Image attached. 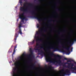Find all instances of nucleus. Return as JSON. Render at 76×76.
I'll list each match as a JSON object with an SVG mask.
<instances>
[{"label": "nucleus", "instance_id": "1", "mask_svg": "<svg viewBox=\"0 0 76 76\" xmlns=\"http://www.w3.org/2000/svg\"><path fill=\"white\" fill-rule=\"evenodd\" d=\"M71 58H69V60H67L66 62L64 63V62H62L61 60V59H59L58 60L56 61H55V63L56 62L57 64H58L59 65L61 66V65H66V64H67L68 65L67 66H65L66 68H68L70 69V70H71L72 68L71 67L72 66V62H70V63H69V62H71L72 61L71 60Z\"/></svg>", "mask_w": 76, "mask_h": 76}, {"label": "nucleus", "instance_id": "2", "mask_svg": "<svg viewBox=\"0 0 76 76\" xmlns=\"http://www.w3.org/2000/svg\"><path fill=\"white\" fill-rule=\"evenodd\" d=\"M76 41V37L75 39H74L73 41L71 40V41H69L67 42V44L69 46V47H63L66 50H67V53L68 54H69L70 53V49L71 47L72 46V44L74 43V42Z\"/></svg>", "mask_w": 76, "mask_h": 76}, {"label": "nucleus", "instance_id": "3", "mask_svg": "<svg viewBox=\"0 0 76 76\" xmlns=\"http://www.w3.org/2000/svg\"><path fill=\"white\" fill-rule=\"evenodd\" d=\"M40 54L41 55H44L45 57V59L47 62H50L51 63H53V64H55V61H53V59L51 58H49V57H47L46 55L45 52L42 50H41L40 49Z\"/></svg>", "mask_w": 76, "mask_h": 76}, {"label": "nucleus", "instance_id": "4", "mask_svg": "<svg viewBox=\"0 0 76 76\" xmlns=\"http://www.w3.org/2000/svg\"><path fill=\"white\" fill-rule=\"evenodd\" d=\"M51 49H53V50H54V51H56L58 50V48H56L54 47H48L47 48L46 50L49 52V55H50V56H54L55 55L54 53H51L49 51V50H51Z\"/></svg>", "mask_w": 76, "mask_h": 76}, {"label": "nucleus", "instance_id": "5", "mask_svg": "<svg viewBox=\"0 0 76 76\" xmlns=\"http://www.w3.org/2000/svg\"><path fill=\"white\" fill-rule=\"evenodd\" d=\"M30 12H31V14L32 15H34L33 18H35L37 19V20H38L39 21V24H40L41 25H42V24L41 23V21H42V19H41V18H39V17H38V16H36L37 14V13L35 12V10H33L32 11H31Z\"/></svg>", "mask_w": 76, "mask_h": 76}, {"label": "nucleus", "instance_id": "6", "mask_svg": "<svg viewBox=\"0 0 76 76\" xmlns=\"http://www.w3.org/2000/svg\"><path fill=\"white\" fill-rule=\"evenodd\" d=\"M43 28H40V29H39V33L38 31L36 32V34L38 35V36H35L34 37V39H35L36 40V41L37 42V41H40L41 42H42L43 40L42 39H39V35L40 34V33L42 32Z\"/></svg>", "mask_w": 76, "mask_h": 76}, {"label": "nucleus", "instance_id": "7", "mask_svg": "<svg viewBox=\"0 0 76 76\" xmlns=\"http://www.w3.org/2000/svg\"><path fill=\"white\" fill-rule=\"evenodd\" d=\"M71 71L74 73H76V65H74L73 63H72Z\"/></svg>", "mask_w": 76, "mask_h": 76}, {"label": "nucleus", "instance_id": "8", "mask_svg": "<svg viewBox=\"0 0 76 76\" xmlns=\"http://www.w3.org/2000/svg\"><path fill=\"white\" fill-rule=\"evenodd\" d=\"M24 12L22 13V14H20L19 16V18L21 19V22H24V19L26 18V17H24Z\"/></svg>", "mask_w": 76, "mask_h": 76}, {"label": "nucleus", "instance_id": "9", "mask_svg": "<svg viewBox=\"0 0 76 76\" xmlns=\"http://www.w3.org/2000/svg\"><path fill=\"white\" fill-rule=\"evenodd\" d=\"M28 7H26L25 9H24V7H20V11L23 12H27L28 11Z\"/></svg>", "mask_w": 76, "mask_h": 76}, {"label": "nucleus", "instance_id": "10", "mask_svg": "<svg viewBox=\"0 0 76 76\" xmlns=\"http://www.w3.org/2000/svg\"><path fill=\"white\" fill-rule=\"evenodd\" d=\"M67 73L68 75H70L71 73L69 70H66L65 73L63 72L62 74V76H64L66 75H67Z\"/></svg>", "mask_w": 76, "mask_h": 76}, {"label": "nucleus", "instance_id": "11", "mask_svg": "<svg viewBox=\"0 0 76 76\" xmlns=\"http://www.w3.org/2000/svg\"><path fill=\"white\" fill-rule=\"evenodd\" d=\"M22 23L21 22L20 23V24L19 25V33H20L21 35H22V34L23 33L22 32L21 29V27H22Z\"/></svg>", "mask_w": 76, "mask_h": 76}, {"label": "nucleus", "instance_id": "12", "mask_svg": "<svg viewBox=\"0 0 76 76\" xmlns=\"http://www.w3.org/2000/svg\"><path fill=\"white\" fill-rule=\"evenodd\" d=\"M17 68H18V65L16 67H15L13 69V76H15L16 75V74L15 73V71L17 70Z\"/></svg>", "mask_w": 76, "mask_h": 76}, {"label": "nucleus", "instance_id": "13", "mask_svg": "<svg viewBox=\"0 0 76 76\" xmlns=\"http://www.w3.org/2000/svg\"><path fill=\"white\" fill-rule=\"evenodd\" d=\"M26 4H28V5H29V6H34L33 4H32V3H28L27 2H26L23 4L24 7H26Z\"/></svg>", "mask_w": 76, "mask_h": 76}, {"label": "nucleus", "instance_id": "14", "mask_svg": "<svg viewBox=\"0 0 76 76\" xmlns=\"http://www.w3.org/2000/svg\"><path fill=\"white\" fill-rule=\"evenodd\" d=\"M29 50L31 54L30 55H29V57H31L32 55L33 54V50L31 48H29Z\"/></svg>", "mask_w": 76, "mask_h": 76}, {"label": "nucleus", "instance_id": "15", "mask_svg": "<svg viewBox=\"0 0 76 76\" xmlns=\"http://www.w3.org/2000/svg\"><path fill=\"white\" fill-rule=\"evenodd\" d=\"M19 34H17V33H15V38L14 39V40L15 41V42H16V40L17 39V37H18Z\"/></svg>", "mask_w": 76, "mask_h": 76}, {"label": "nucleus", "instance_id": "16", "mask_svg": "<svg viewBox=\"0 0 76 76\" xmlns=\"http://www.w3.org/2000/svg\"><path fill=\"white\" fill-rule=\"evenodd\" d=\"M17 45H16V46H15V47H14V51H13V52L12 53V56H13V55H14V54L15 53V51H16V48H17Z\"/></svg>", "mask_w": 76, "mask_h": 76}, {"label": "nucleus", "instance_id": "17", "mask_svg": "<svg viewBox=\"0 0 76 76\" xmlns=\"http://www.w3.org/2000/svg\"><path fill=\"white\" fill-rule=\"evenodd\" d=\"M37 48V47H36L35 48H34V50H38V52H40L41 53V49H38V48Z\"/></svg>", "mask_w": 76, "mask_h": 76}, {"label": "nucleus", "instance_id": "18", "mask_svg": "<svg viewBox=\"0 0 76 76\" xmlns=\"http://www.w3.org/2000/svg\"><path fill=\"white\" fill-rule=\"evenodd\" d=\"M36 45L37 46H38V45H39L40 46H42L43 45H39V42H37Z\"/></svg>", "mask_w": 76, "mask_h": 76}, {"label": "nucleus", "instance_id": "19", "mask_svg": "<svg viewBox=\"0 0 76 76\" xmlns=\"http://www.w3.org/2000/svg\"><path fill=\"white\" fill-rule=\"evenodd\" d=\"M59 50H60L61 51V52H63V53L66 52L65 50H63V49H61V48H59Z\"/></svg>", "mask_w": 76, "mask_h": 76}, {"label": "nucleus", "instance_id": "20", "mask_svg": "<svg viewBox=\"0 0 76 76\" xmlns=\"http://www.w3.org/2000/svg\"><path fill=\"white\" fill-rule=\"evenodd\" d=\"M35 42V40H34L32 42H30V44H34Z\"/></svg>", "mask_w": 76, "mask_h": 76}, {"label": "nucleus", "instance_id": "21", "mask_svg": "<svg viewBox=\"0 0 76 76\" xmlns=\"http://www.w3.org/2000/svg\"><path fill=\"white\" fill-rule=\"evenodd\" d=\"M52 21H53V20L52 19H50V20H49L48 22H49V23H51V22Z\"/></svg>", "mask_w": 76, "mask_h": 76}, {"label": "nucleus", "instance_id": "22", "mask_svg": "<svg viewBox=\"0 0 76 76\" xmlns=\"http://www.w3.org/2000/svg\"><path fill=\"white\" fill-rule=\"evenodd\" d=\"M35 67V64H32V66L31 67V68H32V69H33L34 67Z\"/></svg>", "mask_w": 76, "mask_h": 76}, {"label": "nucleus", "instance_id": "23", "mask_svg": "<svg viewBox=\"0 0 76 76\" xmlns=\"http://www.w3.org/2000/svg\"><path fill=\"white\" fill-rule=\"evenodd\" d=\"M20 4L21 6H22L23 3L22 1H20Z\"/></svg>", "mask_w": 76, "mask_h": 76}, {"label": "nucleus", "instance_id": "24", "mask_svg": "<svg viewBox=\"0 0 76 76\" xmlns=\"http://www.w3.org/2000/svg\"><path fill=\"white\" fill-rule=\"evenodd\" d=\"M56 56L57 57H58V58H61V56H60V55H57Z\"/></svg>", "mask_w": 76, "mask_h": 76}, {"label": "nucleus", "instance_id": "25", "mask_svg": "<svg viewBox=\"0 0 76 76\" xmlns=\"http://www.w3.org/2000/svg\"><path fill=\"white\" fill-rule=\"evenodd\" d=\"M58 42L60 44H61V39H59L58 40Z\"/></svg>", "mask_w": 76, "mask_h": 76}, {"label": "nucleus", "instance_id": "26", "mask_svg": "<svg viewBox=\"0 0 76 76\" xmlns=\"http://www.w3.org/2000/svg\"><path fill=\"white\" fill-rule=\"evenodd\" d=\"M37 28H40V26L39 24H37Z\"/></svg>", "mask_w": 76, "mask_h": 76}, {"label": "nucleus", "instance_id": "27", "mask_svg": "<svg viewBox=\"0 0 76 76\" xmlns=\"http://www.w3.org/2000/svg\"><path fill=\"white\" fill-rule=\"evenodd\" d=\"M56 10L58 11H60V9H58V8H57Z\"/></svg>", "mask_w": 76, "mask_h": 76}, {"label": "nucleus", "instance_id": "28", "mask_svg": "<svg viewBox=\"0 0 76 76\" xmlns=\"http://www.w3.org/2000/svg\"><path fill=\"white\" fill-rule=\"evenodd\" d=\"M26 55L25 53H23V56H26Z\"/></svg>", "mask_w": 76, "mask_h": 76}, {"label": "nucleus", "instance_id": "29", "mask_svg": "<svg viewBox=\"0 0 76 76\" xmlns=\"http://www.w3.org/2000/svg\"><path fill=\"white\" fill-rule=\"evenodd\" d=\"M73 47H72L71 48V52H72L73 51Z\"/></svg>", "mask_w": 76, "mask_h": 76}, {"label": "nucleus", "instance_id": "30", "mask_svg": "<svg viewBox=\"0 0 76 76\" xmlns=\"http://www.w3.org/2000/svg\"><path fill=\"white\" fill-rule=\"evenodd\" d=\"M46 31H47L46 29H44V32H45Z\"/></svg>", "mask_w": 76, "mask_h": 76}, {"label": "nucleus", "instance_id": "31", "mask_svg": "<svg viewBox=\"0 0 76 76\" xmlns=\"http://www.w3.org/2000/svg\"><path fill=\"white\" fill-rule=\"evenodd\" d=\"M39 2H40V3H41V1H42V0H38Z\"/></svg>", "mask_w": 76, "mask_h": 76}, {"label": "nucleus", "instance_id": "32", "mask_svg": "<svg viewBox=\"0 0 76 76\" xmlns=\"http://www.w3.org/2000/svg\"><path fill=\"white\" fill-rule=\"evenodd\" d=\"M40 48H44V47H40Z\"/></svg>", "mask_w": 76, "mask_h": 76}, {"label": "nucleus", "instance_id": "33", "mask_svg": "<svg viewBox=\"0 0 76 76\" xmlns=\"http://www.w3.org/2000/svg\"><path fill=\"white\" fill-rule=\"evenodd\" d=\"M66 29H65L64 30V32H66Z\"/></svg>", "mask_w": 76, "mask_h": 76}, {"label": "nucleus", "instance_id": "34", "mask_svg": "<svg viewBox=\"0 0 76 76\" xmlns=\"http://www.w3.org/2000/svg\"><path fill=\"white\" fill-rule=\"evenodd\" d=\"M64 70L63 69L62 70H61L62 72H64Z\"/></svg>", "mask_w": 76, "mask_h": 76}, {"label": "nucleus", "instance_id": "35", "mask_svg": "<svg viewBox=\"0 0 76 76\" xmlns=\"http://www.w3.org/2000/svg\"><path fill=\"white\" fill-rule=\"evenodd\" d=\"M65 60H67L68 59L67 58H65Z\"/></svg>", "mask_w": 76, "mask_h": 76}, {"label": "nucleus", "instance_id": "36", "mask_svg": "<svg viewBox=\"0 0 76 76\" xmlns=\"http://www.w3.org/2000/svg\"><path fill=\"white\" fill-rule=\"evenodd\" d=\"M44 20H47V18H44Z\"/></svg>", "mask_w": 76, "mask_h": 76}, {"label": "nucleus", "instance_id": "37", "mask_svg": "<svg viewBox=\"0 0 76 76\" xmlns=\"http://www.w3.org/2000/svg\"><path fill=\"white\" fill-rule=\"evenodd\" d=\"M73 32V30H71V32Z\"/></svg>", "mask_w": 76, "mask_h": 76}, {"label": "nucleus", "instance_id": "38", "mask_svg": "<svg viewBox=\"0 0 76 76\" xmlns=\"http://www.w3.org/2000/svg\"><path fill=\"white\" fill-rule=\"evenodd\" d=\"M58 48H60L61 47L60 46H58Z\"/></svg>", "mask_w": 76, "mask_h": 76}, {"label": "nucleus", "instance_id": "39", "mask_svg": "<svg viewBox=\"0 0 76 76\" xmlns=\"http://www.w3.org/2000/svg\"><path fill=\"white\" fill-rule=\"evenodd\" d=\"M15 65H17V63H15Z\"/></svg>", "mask_w": 76, "mask_h": 76}, {"label": "nucleus", "instance_id": "40", "mask_svg": "<svg viewBox=\"0 0 76 76\" xmlns=\"http://www.w3.org/2000/svg\"><path fill=\"white\" fill-rule=\"evenodd\" d=\"M49 3H50V4L51 3V2H49Z\"/></svg>", "mask_w": 76, "mask_h": 76}, {"label": "nucleus", "instance_id": "41", "mask_svg": "<svg viewBox=\"0 0 76 76\" xmlns=\"http://www.w3.org/2000/svg\"><path fill=\"white\" fill-rule=\"evenodd\" d=\"M19 21V19H17V21Z\"/></svg>", "mask_w": 76, "mask_h": 76}, {"label": "nucleus", "instance_id": "42", "mask_svg": "<svg viewBox=\"0 0 76 76\" xmlns=\"http://www.w3.org/2000/svg\"><path fill=\"white\" fill-rule=\"evenodd\" d=\"M31 60L30 61V62H31Z\"/></svg>", "mask_w": 76, "mask_h": 76}, {"label": "nucleus", "instance_id": "43", "mask_svg": "<svg viewBox=\"0 0 76 76\" xmlns=\"http://www.w3.org/2000/svg\"><path fill=\"white\" fill-rule=\"evenodd\" d=\"M43 28H45V27H43Z\"/></svg>", "mask_w": 76, "mask_h": 76}, {"label": "nucleus", "instance_id": "44", "mask_svg": "<svg viewBox=\"0 0 76 76\" xmlns=\"http://www.w3.org/2000/svg\"><path fill=\"white\" fill-rule=\"evenodd\" d=\"M51 25V24H49V26H50Z\"/></svg>", "mask_w": 76, "mask_h": 76}, {"label": "nucleus", "instance_id": "45", "mask_svg": "<svg viewBox=\"0 0 76 76\" xmlns=\"http://www.w3.org/2000/svg\"><path fill=\"white\" fill-rule=\"evenodd\" d=\"M58 34H60V33H58Z\"/></svg>", "mask_w": 76, "mask_h": 76}, {"label": "nucleus", "instance_id": "46", "mask_svg": "<svg viewBox=\"0 0 76 76\" xmlns=\"http://www.w3.org/2000/svg\"><path fill=\"white\" fill-rule=\"evenodd\" d=\"M13 46V45H12V46H11V47H12Z\"/></svg>", "mask_w": 76, "mask_h": 76}, {"label": "nucleus", "instance_id": "47", "mask_svg": "<svg viewBox=\"0 0 76 76\" xmlns=\"http://www.w3.org/2000/svg\"><path fill=\"white\" fill-rule=\"evenodd\" d=\"M55 21H57L56 20H55Z\"/></svg>", "mask_w": 76, "mask_h": 76}, {"label": "nucleus", "instance_id": "48", "mask_svg": "<svg viewBox=\"0 0 76 76\" xmlns=\"http://www.w3.org/2000/svg\"><path fill=\"white\" fill-rule=\"evenodd\" d=\"M44 50H45V48H44Z\"/></svg>", "mask_w": 76, "mask_h": 76}, {"label": "nucleus", "instance_id": "49", "mask_svg": "<svg viewBox=\"0 0 76 76\" xmlns=\"http://www.w3.org/2000/svg\"><path fill=\"white\" fill-rule=\"evenodd\" d=\"M51 31V32H52V31Z\"/></svg>", "mask_w": 76, "mask_h": 76}, {"label": "nucleus", "instance_id": "50", "mask_svg": "<svg viewBox=\"0 0 76 76\" xmlns=\"http://www.w3.org/2000/svg\"><path fill=\"white\" fill-rule=\"evenodd\" d=\"M38 54H40V53H38Z\"/></svg>", "mask_w": 76, "mask_h": 76}, {"label": "nucleus", "instance_id": "51", "mask_svg": "<svg viewBox=\"0 0 76 76\" xmlns=\"http://www.w3.org/2000/svg\"><path fill=\"white\" fill-rule=\"evenodd\" d=\"M38 48H39V47H38Z\"/></svg>", "mask_w": 76, "mask_h": 76}, {"label": "nucleus", "instance_id": "52", "mask_svg": "<svg viewBox=\"0 0 76 76\" xmlns=\"http://www.w3.org/2000/svg\"><path fill=\"white\" fill-rule=\"evenodd\" d=\"M19 64H20V63H19Z\"/></svg>", "mask_w": 76, "mask_h": 76}]
</instances>
